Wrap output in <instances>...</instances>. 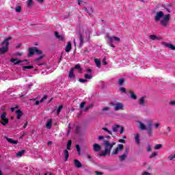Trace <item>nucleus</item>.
I'll return each mask as SVG.
<instances>
[{
    "label": "nucleus",
    "instance_id": "f257e3e1",
    "mask_svg": "<svg viewBox=\"0 0 175 175\" xmlns=\"http://www.w3.org/2000/svg\"><path fill=\"white\" fill-rule=\"evenodd\" d=\"M146 124H148V126L144 124V123L142 122L141 121H138V123L139 124V129L141 131H147L148 135L151 136L152 135V121L151 120H147L145 121Z\"/></svg>",
    "mask_w": 175,
    "mask_h": 175
},
{
    "label": "nucleus",
    "instance_id": "f03ea898",
    "mask_svg": "<svg viewBox=\"0 0 175 175\" xmlns=\"http://www.w3.org/2000/svg\"><path fill=\"white\" fill-rule=\"evenodd\" d=\"M116 142L110 143L109 141H104L105 150L101 151L100 157H106V155H110L111 148L115 146Z\"/></svg>",
    "mask_w": 175,
    "mask_h": 175
},
{
    "label": "nucleus",
    "instance_id": "7ed1b4c3",
    "mask_svg": "<svg viewBox=\"0 0 175 175\" xmlns=\"http://www.w3.org/2000/svg\"><path fill=\"white\" fill-rule=\"evenodd\" d=\"M11 39L12 37H8L2 42L3 47L0 48V53H1V54H5V53H8V50H9V40H10Z\"/></svg>",
    "mask_w": 175,
    "mask_h": 175
},
{
    "label": "nucleus",
    "instance_id": "20e7f679",
    "mask_svg": "<svg viewBox=\"0 0 175 175\" xmlns=\"http://www.w3.org/2000/svg\"><path fill=\"white\" fill-rule=\"evenodd\" d=\"M107 39L108 40V44L110 47H113V49L116 48V46L113 44L114 42H120L121 39L118 37H116L114 36H110L107 35Z\"/></svg>",
    "mask_w": 175,
    "mask_h": 175
},
{
    "label": "nucleus",
    "instance_id": "39448f33",
    "mask_svg": "<svg viewBox=\"0 0 175 175\" xmlns=\"http://www.w3.org/2000/svg\"><path fill=\"white\" fill-rule=\"evenodd\" d=\"M111 106L113 107L115 111H118L120 110H124V104L122 103H111Z\"/></svg>",
    "mask_w": 175,
    "mask_h": 175
},
{
    "label": "nucleus",
    "instance_id": "423d86ee",
    "mask_svg": "<svg viewBox=\"0 0 175 175\" xmlns=\"http://www.w3.org/2000/svg\"><path fill=\"white\" fill-rule=\"evenodd\" d=\"M169 21H170V14H168L161 18L160 21L161 25L162 27H167L169 25Z\"/></svg>",
    "mask_w": 175,
    "mask_h": 175
},
{
    "label": "nucleus",
    "instance_id": "0eeeda50",
    "mask_svg": "<svg viewBox=\"0 0 175 175\" xmlns=\"http://www.w3.org/2000/svg\"><path fill=\"white\" fill-rule=\"evenodd\" d=\"M1 125H3L4 126L8 125L9 124V119L6 118V112H3L1 116Z\"/></svg>",
    "mask_w": 175,
    "mask_h": 175
},
{
    "label": "nucleus",
    "instance_id": "6e6552de",
    "mask_svg": "<svg viewBox=\"0 0 175 175\" xmlns=\"http://www.w3.org/2000/svg\"><path fill=\"white\" fill-rule=\"evenodd\" d=\"M33 54H38V55L42 54V51L38 50V48L33 47L29 49L28 57H32Z\"/></svg>",
    "mask_w": 175,
    "mask_h": 175
},
{
    "label": "nucleus",
    "instance_id": "1a4fd4ad",
    "mask_svg": "<svg viewBox=\"0 0 175 175\" xmlns=\"http://www.w3.org/2000/svg\"><path fill=\"white\" fill-rule=\"evenodd\" d=\"M122 150H124V145L118 144V147L113 150L112 154L113 155H117V154H118V152H121Z\"/></svg>",
    "mask_w": 175,
    "mask_h": 175
},
{
    "label": "nucleus",
    "instance_id": "9d476101",
    "mask_svg": "<svg viewBox=\"0 0 175 175\" xmlns=\"http://www.w3.org/2000/svg\"><path fill=\"white\" fill-rule=\"evenodd\" d=\"M164 14H163V12L160 11L156 13V15L154 16V21L158 22V21H161V18H162V17H163Z\"/></svg>",
    "mask_w": 175,
    "mask_h": 175
},
{
    "label": "nucleus",
    "instance_id": "9b49d317",
    "mask_svg": "<svg viewBox=\"0 0 175 175\" xmlns=\"http://www.w3.org/2000/svg\"><path fill=\"white\" fill-rule=\"evenodd\" d=\"M162 46H164V47H168V49H170V50H175V46L172 44V43H167V42H162Z\"/></svg>",
    "mask_w": 175,
    "mask_h": 175
},
{
    "label": "nucleus",
    "instance_id": "f8f14e48",
    "mask_svg": "<svg viewBox=\"0 0 175 175\" xmlns=\"http://www.w3.org/2000/svg\"><path fill=\"white\" fill-rule=\"evenodd\" d=\"M138 104L141 107H144L146 106V97L143 96L141 97L139 100H138Z\"/></svg>",
    "mask_w": 175,
    "mask_h": 175
},
{
    "label": "nucleus",
    "instance_id": "ddd939ff",
    "mask_svg": "<svg viewBox=\"0 0 175 175\" xmlns=\"http://www.w3.org/2000/svg\"><path fill=\"white\" fill-rule=\"evenodd\" d=\"M51 126H53V120L49 119L46 123V129H51Z\"/></svg>",
    "mask_w": 175,
    "mask_h": 175
},
{
    "label": "nucleus",
    "instance_id": "4468645a",
    "mask_svg": "<svg viewBox=\"0 0 175 175\" xmlns=\"http://www.w3.org/2000/svg\"><path fill=\"white\" fill-rule=\"evenodd\" d=\"M134 139L135 140L136 144L139 146L140 144V134L136 133L134 135Z\"/></svg>",
    "mask_w": 175,
    "mask_h": 175
},
{
    "label": "nucleus",
    "instance_id": "2eb2a0df",
    "mask_svg": "<svg viewBox=\"0 0 175 175\" xmlns=\"http://www.w3.org/2000/svg\"><path fill=\"white\" fill-rule=\"evenodd\" d=\"M93 150L96 152H98V151H100V145H99L98 144H94L93 145Z\"/></svg>",
    "mask_w": 175,
    "mask_h": 175
},
{
    "label": "nucleus",
    "instance_id": "dca6fc26",
    "mask_svg": "<svg viewBox=\"0 0 175 175\" xmlns=\"http://www.w3.org/2000/svg\"><path fill=\"white\" fill-rule=\"evenodd\" d=\"M70 50H72V43H70V42H68L66 46L65 51L66 53H69Z\"/></svg>",
    "mask_w": 175,
    "mask_h": 175
},
{
    "label": "nucleus",
    "instance_id": "f3484780",
    "mask_svg": "<svg viewBox=\"0 0 175 175\" xmlns=\"http://www.w3.org/2000/svg\"><path fill=\"white\" fill-rule=\"evenodd\" d=\"M84 11L86 12V13H88V14H89L90 16H91V14L93 12L92 8L91 7H88V8L85 7Z\"/></svg>",
    "mask_w": 175,
    "mask_h": 175
},
{
    "label": "nucleus",
    "instance_id": "a211bd4d",
    "mask_svg": "<svg viewBox=\"0 0 175 175\" xmlns=\"http://www.w3.org/2000/svg\"><path fill=\"white\" fill-rule=\"evenodd\" d=\"M74 72H75V68H71L68 75V77H70V79H75V75Z\"/></svg>",
    "mask_w": 175,
    "mask_h": 175
},
{
    "label": "nucleus",
    "instance_id": "6ab92c4d",
    "mask_svg": "<svg viewBox=\"0 0 175 175\" xmlns=\"http://www.w3.org/2000/svg\"><path fill=\"white\" fill-rule=\"evenodd\" d=\"M74 164H75V166L78 168H80L82 166L81 163L77 159L74 160Z\"/></svg>",
    "mask_w": 175,
    "mask_h": 175
},
{
    "label": "nucleus",
    "instance_id": "aec40b11",
    "mask_svg": "<svg viewBox=\"0 0 175 175\" xmlns=\"http://www.w3.org/2000/svg\"><path fill=\"white\" fill-rule=\"evenodd\" d=\"M16 113L17 120H20L21 118V116H23V112L21 111V110L18 109L16 111Z\"/></svg>",
    "mask_w": 175,
    "mask_h": 175
},
{
    "label": "nucleus",
    "instance_id": "412c9836",
    "mask_svg": "<svg viewBox=\"0 0 175 175\" xmlns=\"http://www.w3.org/2000/svg\"><path fill=\"white\" fill-rule=\"evenodd\" d=\"M64 161L65 162H66V161H68V159L69 158V151H68V150H64Z\"/></svg>",
    "mask_w": 175,
    "mask_h": 175
},
{
    "label": "nucleus",
    "instance_id": "4be33fe9",
    "mask_svg": "<svg viewBox=\"0 0 175 175\" xmlns=\"http://www.w3.org/2000/svg\"><path fill=\"white\" fill-rule=\"evenodd\" d=\"M12 62H13V64H14V65H18V64H21V62H23V60H18L17 59H11L10 60Z\"/></svg>",
    "mask_w": 175,
    "mask_h": 175
},
{
    "label": "nucleus",
    "instance_id": "5701e85b",
    "mask_svg": "<svg viewBox=\"0 0 175 175\" xmlns=\"http://www.w3.org/2000/svg\"><path fill=\"white\" fill-rule=\"evenodd\" d=\"M120 128H121V126L118 124H114L113 126H112V131L113 132H118V130L120 129Z\"/></svg>",
    "mask_w": 175,
    "mask_h": 175
},
{
    "label": "nucleus",
    "instance_id": "b1692460",
    "mask_svg": "<svg viewBox=\"0 0 175 175\" xmlns=\"http://www.w3.org/2000/svg\"><path fill=\"white\" fill-rule=\"evenodd\" d=\"M84 44V39L83 38V36L81 34L79 35V47H83V45Z\"/></svg>",
    "mask_w": 175,
    "mask_h": 175
},
{
    "label": "nucleus",
    "instance_id": "393cba45",
    "mask_svg": "<svg viewBox=\"0 0 175 175\" xmlns=\"http://www.w3.org/2000/svg\"><path fill=\"white\" fill-rule=\"evenodd\" d=\"M46 99H47V96H44L40 101L36 100L35 105H36V106H38V105H39V103H43V102H44V100H46Z\"/></svg>",
    "mask_w": 175,
    "mask_h": 175
},
{
    "label": "nucleus",
    "instance_id": "a878e982",
    "mask_svg": "<svg viewBox=\"0 0 175 175\" xmlns=\"http://www.w3.org/2000/svg\"><path fill=\"white\" fill-rule=\"evenodd\" d=\"M126 157H127V155L125 153L123 154L122 155L119 156L120 161L122 162V161H125V159H126Z\"/></svg>",
    "mask_w": 175,
    "mask_h": 175
},
{
    "label": "nucleus",
    "instance_id": "bb28decb",
    "mask_svg": "<svg viewBox=\"0 0 175 175\" xmlns=\"http://www.w3.org/2000/svg\"><path fill=\"white\" fill-rule=\"evenodd\" d=\"M6 140L8 141L9 143H11L12 144H17V143H18V142L16 141V140H13V139L12 138H6Z\"/></svg>",
    "mask_w": 175,
    "mask_h": 175
},
{
    "label": "nucleus",
    "instance_id": "cd10ccee",
    "mask_svg": "<svg viewBox=\"0 0 175 175\" xmlns=\"http://www.w3.org/2000/svg\"><path fill=\"white\" fill-rule=\"evenodd\" d=\"M130 96L131 99H133L134 100H136V99H137V96L133 92H130Z\"/></svg>",
    "mask_w": 175,
    "mask_h": 175
},
{
    "label": "nucleus",
    "instance_id": "c85d7f7f",
    "mask_svg": "<svg viewBox=\"0 0 175 175\" xmlns=\"http://www.w3.org/2000/svg\"><path fill=\"white\" fill-rule=\"evenodd\" d=\"M94 62L97 66V68H100V59H94Z\"/></svg>",
    "mask_w": 175,
    "mask_h": 175
},
{
    "label": "nucleus",
    "instance_id": "c756f323",
    "mask_svg": "<svg viewBox=\"0 0 175 175\" xmlns=\"http://www.w3.org/2000/svg\"><path fill=\"white\" fill-rule=\"evenodd\" d=\"M55 36L59 39V40H64V38L62 37V36H59V33L55 31Z\"/></svg>",
    "mask_w": 175,
    "mask_h": 175
},
{
    "label": "nucleus",
    "instance_id": "7c9ffc66",
    "mask_svg": "<svg viewBox=\"0 0 175 175\" xmlns=\"http://www.w3.org/2000/svg\"><path fill=\"white\" fill-rule=\"evenodd\" d=\"M150 39H151L152 40H159V38H158L157 36L155 35H150L149 36Z\"/></svg>",
    "mask_w": 175,
    "mask_h": 175
},
{
    "label": "nucleus",
    "instance_id": "2f4dec72",
    "mask_svg": "<svg viewBox=\"0 0 175 175\" xmlns=\"http://www.w3.org/2000/svg\"><path fill=\"white\" fill-rule=\"evenodd\" d=\"M24 152H25L24 150L19 151L18 153H16V157L18 158L23 157V155H24Z\"/></svg>",
    "mask_w": 175,
    "mask_h": 175
},
{
    "label": "nucleus",
    "instance_id": "473e14b6",
    "mask_svg": "<svg viewBox=\"0 0 175 175\" xmlns=\"http://www.w3.org/2000/svg\"><path fill=\"white\" fill-rule=\"evenodd\" d=\"M85 79L86 80H91V79H92V75L90 74H85Z\"/></svg>",
    "mask_w": 175,
    "mask_h": 175
},
{
    "label": "nucleus",
    "instance_id": "72a5a7b5",
    "mask_svg": "<svg viewBox=\"0 0 175 175\" xmlns=\"http://www.w3.org/2000/svg\"><path fill=\"white\" fill-rule=\"evenodd\" d=\"M124 81H125L124 78H121L119 79L118 84H119V85H124Z\"/></svg>",
    "mask_w": 175,
    "mask_h": 175
},
{
    "label": "nucleus",
    "instance_id": "f704fd0d",
    "mask_svg": "<svg viewBox=\"0 0 175 175\" xmlns=\"http://www.w3.org/2000/svg\"><path fill=\"white\" fill-rule=\"evenodd\" d=\"M77 152H78L79 155H81V149L80 148L79 145H76Z\"/></svg>",
    "mask_w": 175,
    "mask_h": 175
},
{
    "label": "nucleus",
    "instance_id": "c9c22d12",
    "mask_svg": "<svg viewBox=\"0 0 175 175\" xmlns=\"http://www.w3.org/2000/svg\"><path fill=\"white\" fill-rule=\"evenodd\" d=\"M70 147H72V140H69L67 143V150H70Z\"/></svg>",
    "mask_w": 175,
    "mask_h": 175
},
{
    "label": "nucleus",
    "instance_id": "e433bc0d",
    "mask_svg": "<svg viewBox=\"0 0 175 175\" xmlns=\"http://www.w3.org/2000/svg\"><path fill=\"white\" fill-rule=\"evenodd\" d=\"M103 130L105 131V132H107L109 135H113V133L111 132V131H109V129H107V128H103Z\"/></svg>",
    "mask_w": 175,
    "mask_h": 175
},
{
    "label": "nucleus",
    "instance_id": "4c0bfd02",
    "mask_svg": "<svg viewBox=\"0 0 175 175\" xmlns=\"http://www.w3.org/2000/svg\"><path fill=\"white\" fill-rule=\"evenodd\" d=\"M63 107H63L62 105H60V106L58 107L57 111V116L59 115V113H61V110H62V108H63Z\"/></svg>",
    "mask_w": 175,
    "mask_h": 175
},
{
    "label": "nucleus",
    "instance_id": "58836bf2",
    "mask_svg": "<svg viewBox=\"0 0 175 175\" xmlns=\"http://www.w3.org/2000/svg\"><path fill=\"white\" fill-rule=\"evenodd\" d=\"M154 148V150H159L160 148H162V144H157Z\"/></svg>",
    "mask_w": 175,
    "mask_h": 175
},
{
    "label": "nucleus",
    "instance_id": "ea45409f",
    "mask_svg": "<svg viewBox=\"0 0 175 175\" xmlns=\"http://www.w3.org/2000/svg\"><path fill=\"white\" fill-rule=\"evenodd\" d=\"M157 155H158V152H154L151 154V155L150 156V158H154V157H157Z\"/></svg>",
    "mask_w": 175,
    "mask_h": 175
},
{
    "label": "nucleus",
    "instance_id": "a19ab883",
    "mask_svg": "<svg viewBox=\"0 0 175 175\" xmlns=\"http://www.w3.org/2000/svg\"><path fill=\"white\" fill-rule=\"evenodd\" d=\"M15 10H16V13H20V12H21V7L17 6V7L15 8Z\"/></svg>",
    "mask_w": 175,
    "mask_h": 175
},
{
    "label": "nucleus",
    "instance_id": "79ce46f5",
    "mask_svg": "<svg viewBox=\"0 0 175 175\" xmlns=\"http://www.w3.org/2000/svg\"><path fill=\"white\" fill-rule=\"evenodd\" d=\"M33 2L32 1V0H28L27 1V6L29 8L31 7V5H33Z\"/></svg>",
    "mask_w": 175,
    "mask_h": 175
},
{
    "label": "nucleus",
    "instance_id": "37998d69",
    "mask_svg": "<svg viewBox=\"0 0 175 175\" xmlns=\"http://www.w3.org/2000/svg\"><path fill=\"white\" fill-rule=\"evenodd\" d=\"M109 110H110V107H105L102 109L103 111H109Z\"/></svg>",
    "mask_w": 175,
    "mask_h": 175
},
{
    "label": "nucleus",
    "instance_id": "c03bdc74",
    "mask_svg": "<svg viewBox=\"0 0 175 175\" xmlns=\"http://www.w3.org/2000/svg\"><path fill=\"white\" fill-rule=\"evenodd\" d=\"M33 68V66H23V69H32Z\"/></svg>",
    "mask_w": 175,
    "mask_h": 175
},
{
    "label": "nucleus",
    "instance_id": "a18cd8bd",
    "mask_svg": "<svg viewBox=\"0 0 175 175\" xmlns=\"http://www.w3.org/2000/svg\"><path fill=\"white\" fill-rule=\"evenodd\" d=\"M75 69H79L80 72H81V68L80 67V64H77L75 66Z\"/></svg>",
    "mask_w": 175,
    "mask_h": 175
},
{
    "label": "nucleus",
    "instance_id": "49530a36",
    "mask_svg": "<svg viewBox=\"0 0 175 175\" xmlns=\"http://www.w3.org/2000/svg\"><path fill=\"white\" fill-rule=\"evenodd\" d=\"M120 91H121V92H123L124 94L126 92V90L124 88H120Z\"/></svg>",
    "mask_w": 175,
    "mask_h": 175
},
{
    "label": "nucleus",
    "instance_id": "de8ad7c7",
    "mask_svg": "<svg viewBox=\"0 0 175 175\" xmlns=\"http://www.w3.org/2000/svg\"><path fill=\"white\" fill-rule=\"evenodd\" d=\"M84 106H85V102H82V103L80 104V109L84 108Z\"/></svg>",
    "mask_w": 175,
    "mask_h": 175
},
{
    "label": "nucleus",
    "instance_id": "09e8293b",
    "mask_svg": "<svg viewBox=\"0 0 175 175\" xmlns=\"http://www.w3.org/2000/svg\"><path fill=\"white\" fill-rule=\"evenodd\" d=\"M79 81L80 83H87V80L86 79H79Z\"/></svg>",
    "mask_w": 175,
    "mask_h": 175
},
{
    "label": "nucleus",
    "instance_id": "8fccbe9b",
    "mask_svg": "<svg viewBox=\"0 0 175 175\" xmlns=\"http://www.w3.org/2000/svg\"><path fill=\"white\" fill-rule=\"evenodd\" d=\"M86 34H87V38H90V36L91 35V31L90 30H88L87 32H86Z\"/></svg>",
    "mask_w": 175,
    "mask_h": 175
},
{
    "label": "nucleus",
    "instance_id": "3c124183",
    "mask_svg": "<svg viewBox=\"0 0 175 175\" xmlns=\"http://www.w3.org/2000/svg\"><path fill=\"white\" fill-rule=\"evenodd\" d=\"M159 126H161V124L160 123H155L154 124V128H159Z\"/></svg>",
    "mask_w": 175,
    "mask_h": 175
},
{
    "label": "nucleus",
    "instance_id": "603ef678",
    "mask_svg": "<svg viewBox=\"0 0 175 175\" xmlns=\"http://www.w3.org/2000/svg\"><path fill=\"white\" fill-rule=\"evenodd\" d=\"M120 135H122V133H124V126L120 127Z\"/></svg>",
    "mask_w": 175,
    "mask_h": 175
},
{
    "label": "nucleus",
    "instance_id": "864d4df0",
    "mask_svg": "<svg viewBox=\"0 0 175 175\" xmlns=\"http://www.w3.org/2000/svg\"><path fill=\"white\" fill-rule=\"evenodd\" d=\"M170 105L171 106H175V100H172V101H171V102H170Z\"/></svg>",
    "mask_w": 175,
    "mask_h": 175
},
{
    "label": "nucleus",
    "instance_id": "5fc2aeb1",
    "mask_svg": "<svg viewBox=\"0 0 175 175\" xmlns=\"http://www.w3.org/2000/svg\"><path fill=\"white\" fill-rule=\"evenodd\" d=\"M95 173H96V175H103V173L100 172L96 171Z\"/></svg>",
    "mask_w": 175,
    "mask_h": 175
},
{
    "label": "nucleus",
    "instance_id": "6e6d98bb",
    "mask_svg": "<svg viewBox=\"0 0 175 175\" xmlns=\"http://www.w3.org/2000/svg\"><path fill=\"white\" fill-rule=\"evenodd\" d=\"M79 131H80V127H79V126H76V132H77V133H79Z\"/></svg>",
    "mask_w": 175,
    "mask_h": 175
},
{
    "label": "nucleus",
    "instance_id": "4d7b16f0",
    "mask_svg": "<svg viewBox=\"0 0 175 175\" xmlns=\"http://www.w3.org/2000/svg\"><path fill=\"white\" fill-rule=\"evenodd\" d=\"M42 58H43V57L40 56V57H38L37 59H36V62L40 61V59H42Z\"/></svg>",
    "mask_w": 175,
    "mask_h": 175
},
{
    "label": "nucleus",
    "instance_id": "13d9d810",
    "mask_svg": "<svg viewBox=\"0 0 175 175\" xmlns=\"http://www.w3.org/2000/svg\"><path fill=\"white\" fill-rule=\"evenodd\" d=\"M105 139V137L100 135L98 136V140H103Z\"/></svg>",
    "mask_w": 175,
    "mask_h": 175
},
{
    "label": "nucleus",
    "instance_id": "bf43d9fd",
    "mask_svg": "<svg viewBox=\"0 0 175 175\" xmlns=\"http://www.w3.org/2000/svg\"><path fill=\"white\" fill-rule=\"evenodd\" d=\"M103 65H107V62H106V59L103 60Z\"/></svg>",
    "mask_w": 175,
    "mask_h": 175
},
{
    "label": "nucleus",
    "instance_id": "052dcab7",
    "mask_svg": "<svg viewBox=\"0 0 175 175\" xmlns=\"http://www.w3.org/2000/svg\"><path fill=\"white\" fill-rule=\"evenodd\" d=\"M147 151L148 152H150V151H151V146H148V148H147Z\"/></svg>",
    "mask_w": 175,
    "mask_h": 175
},
{
    "label": "nucleus",
    "instance_id": "680f3d73",
    "mask_svg": "<svg viewBox=\"0 0 175 175\" xmlns=\"http://www.w3.org/2000/svg\"><path fill=\"white\" fill-rule=\"evenodd\" d=\"M119 143L125 144V140H124V139H119Z\"/></svg>",
    "mask_w": 175,
    "mask_h": 175
},
{
    "label": "nucleus",
    "instance_id": "e2e57ef3",
    "mask_svg": "<svg viewBox=\"0 0 175 175\" xmlns=\"http://www.w3.org/2000/svg\"><path fill=\"white\" fill-rule=\"evenodd\" d=\"M142 175H151V174H150L149 172H145L142 174Z\"/></svg>",
    "mask_w": 175,
    "mask_h": 175
},
{
    "label": "nucleus",
    "instance_id": "0e129e2a",
    "mask_svg": "<svg viewBox=\"0 0 175 175\" xmlns=\"http://www.w3.org/2000/svg\"><path fill=\"white\" fill-rule=\"evenodd\" d=\"M27 125H28V122H26L23 126V128L25 129V128H27Z\"/></svg>",
    "mask_w": 175,
    "mask_h": 175
},
{
    "label": "nucleus",
    "instance_id": "69168bd1",
    "mask_svg": "<svg viewBox=\"0 0 175 175\" xmlns=\"http://www.w3.org/2000/svg\"><path fill=\"white\" fill-rule=\"evenodd\" d=\"M86 72H88V73H91V72H92V70H91L90 68H88L86 70Z\"/></svg>",
    "mask_w": 175,
    "mask_h": 175
},
{
    "label": "nucleus",
    "instance_id": "338daca9",
    "mask_svg": "<svg viewBox=\"0 0 175 175\" xmlns=\"http://www.w3.org/2000/svg\"><path fill=\"white\" fill-rule=\"evenodd\" d=\"M90 109H91V107H88L84 109V111H87Z\"/></svg>",
    "mask_w": 175,
    "mask_h": 175
},
{
    "label": "nucleus",
    "instance_id": "774afa93",
    "mask_svg": "<svg viewBox=\"0 0 175 175\" xmlns=\"http://www.w3.org/2000/svg\"><path fill=\"white\" fill-rule=\"evenodd\" d=\"M167 131L168 132H170V131H172V129H170V126H167Z\"/></svg>",
    "mask_w": 175,
    "mask_h": 175
}]
</instances>
